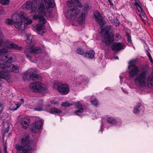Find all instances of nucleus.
<instances>
[{
  "label": "nucleus",
  "instance_id": "4c0bfd02",
  "mask_svg": "<svg viewBox=\"0 0 153 153\" xmlns=\"http://www.w3.org/2000/svg\"><path fill=\"white\" fill-rule=\"evenodd\" d=\"M91 103L94 106H97L98 105V102L96 99H94L91 101Z\"/></svg>",
  "mask_w": 153,
  "mask_h": 153
},
{
  "label": "nucleus",
  "instance_id": "9b49d317",
  "mask_svg": "<svg viewBox=\"0 0 153 153\" xmlns=\"http://www.w3.org/2000/svg\"><path fill=\"white\" fill-rule=\"evenodd\" d=\"M4 47L5 48H13L17 50H21L22 49V47L19 46L12 42H9L3 39H0V47Z\"/></svg>",
  "mask_w": 153,
  "mask_h": 153
},
{
  "label": "nucleus",
  "instance_id": "c9c22d12",
  "mask_svg": "<svg viewBox=\"0 0 153 153\" xmlns=\"http://www.w3.org/2000/svg\"><path fill=\"white\" fill-rule=\"evenodd\" d=\"M112 23H113L116 26H119L120 23V22L117 18L114 19V20H113L112 21Z\"/></svg>",
  "mask_w": 153,
  "mask_h": 153
},
{
  "label": "nucleus",
  "instance_id": "3c124183",
  "mask_svg": "<svg viewBox=\"0 0 153 153\" xmlns=\"http://www.w3.org/2000/svg\"><path fill=\"white\" fill-rule=\"evenodd\" d=\"M0 9H1L2 11V12H1V13H2L4 12V10H3V9L2 8H0Z\"/></svg>",
  "mask_w": 153,
  "mask_h": 153
},
{
  "label": "nucleus",
  "instance_id": "f03ea898",
  "mask_svg": "<svg viewBox=\"0 0 153 153\" xmlns=\"http://www.w3.org/2000/svg\"><path fill=\"white\" fill-rule=\"evenodd\" d=\"M43 4H44V10H39L40 4L39 5L38 9L37 8V2L35 0H33L32 1H27L26 3L24 4V6L25 7L27 10H30V12L31 13L37 12L40 15H38L39 16L42 17V16H45L46 15V12L45 10V8H46L48 12H49V11H48V9L50 8H52V7H50L46 5L45 3H44ZM53 7H52V8Z\"/></svg>",
  "mask_w": 153,
  "mask_h": 153
},
{
  "label": "nucleus",
  "instance_id": "0eeeda50",
  "mask_svg": "<svg viewBox=\"0 0 153 153\" xmlns=\"http://www.w3.org/2000/svg\"><path fill=\"white\" fill-rule=\"evenodd\" d=\"M12 19L14 23V26L16 28H17L19 30H22V25L23 22L22 19H27V18L24 16L23 12H20L19 15L14 14L12 15Z\"/></svg>",
  "mask_w": 153,
  "mask_h": 153
},
{
  "label": "nucleus",
  "instance_id": "8fccbe9b",
  "mask_svg": "<svg viewBox=\"0 0 153 153\" xmlns=\"http://www.w3.org/2000/svg\"><path fill=\"white\" fill-rule=\"evenodd\" d=\"M122 90L125 93H126L127 92L126 91H125L123 88H122Z\"/></svg>",
  "mask_w": 153,
  "mask_h": 153
},
{
  "label": "nucleus",
  "instance_id": "6ab92c4d",
  "mask_svg": "<svg viewBox=\"0 0 153 153\" xmlns=\"http://www.w3.org/2000/svg\"><path fill=\"white\" fill-rule=\"evenodd\" d=\"M5 68L4 69L5 71H6L8 73L9 72L11 71L16 73L18 72L19 71L18 67L13 64H11L9 65H6Z\"/></svg>",
  "mask_w": 153,
  "mask_h": 153
},
{
  "label": "nucleus",
  "instance_id": "e433bc0d",
  "mask_svg": "<svg viewBox=\"0 0 153 153\" xmlns=\"http://www.w3.org/2000/svg\"><path fill=\"white\" fill-rule=\"evenodd\" d=\"M10 0H0V3L4 5H7L9 2Z\"/></svg>",
  "mask_w": 153,
  "mask_h": 153
},
{
  "label": "nucleus",
  "instance_id": "f8f14e48",
  "mask_svg": "<svg viewBox=\"0 0 153 153\" xmlns=\"http://www.w3.org/2000/svg\"><path fill=\"white\" fill-rule=\"evenodd\" d=\"M29 72L33 74L29 75L27 73H25L23 77V79L25 81L28 80L30 79H32L33 80H36L37 79L41 78L40 76L36 74L37 73V71L36 69H32L30 70V71Z\"/></svg>",
  "mask_w": 153,
  "mask_h": 153
},
{
  "label": "nucleus",
  "instance_id": "5fc2aeb1",
  "mask_svg": "<svg viewBox=\"0 0 153 153\" xmlns=\"http://www.w3.org/2000/svg\"><path fill=\"white\" fill-rule=\"evenodd\" d=\"M4 152H5L6 151L7 152V148H6V147H4Z\"/></svg>",
  "mask_w": 153,
  "mask_h": 153
},
{
  "label": "nucleus",
  "instance_id": "680f3d73",
  "mask_svg": "<svg viewBox=\"0 0 153 153\" xmlns=\"http://www.w3.org/2000/svg\"><path fill=\"white\" fill-rule=\"evenodd\" d=\"M135 1H136V0H135Z\"/></svg>",
  "mask_w": 153,
  "mask_h": 153
},
{
  "label": "nucleus",
  "instance_id": "7c9ffc66",
  "mask_svg": "<svg viewBox=\"0 0 153 153\" xmlns=\"http://www.w3.org/2000/svg\"><path fill=\"white\" fill-rule=\"evenodd\" d=\"M24 15L27 18V19H22L25 20L26 21L25 22L24 24L26 25H28L31 24L32 22V19H28V17L27 16H26L24 13Z\"/></svg>",
  "mask_w": 153,
  "mask_h": 153
},
{
  "label": "nucleus",
  "instance_id": "c756f323",
  "mask_svg": "<svg viewBox=\"0 0 153 153\" xmlns=\"http://www.w3.org/2000/svg\"><path fill=\"white\" fill-rule=\"evenodd\" d=\"M50 112L52 114H54V113L60 114L62 112V111H61L56 108H54L51 110Z\"/></svg>",
  "mask_w": 153,
  "mask_h": 153
},
{
  "label": "nucleus",
  "instance_id": "79ce46f5",
  "mask_svg": "<svg viewBox=\"0 0 153 153\" xmlns=\"http://www.w3.org/2000/svg\"><path fill=\"white\" fill-rule=\"evenodd\" d=\"M79 79L82 80L83 82H86L87 81H88V79H86L85 78V76H80Z\"/></svg>",
  "mask_w": 153,
  "mask_h": 153
},
{
  "label": "nucleus",
  "instance_id": "de8ad7c7",
  "mask_svg": "<svg viewBox=\"0 0 153 153\" xmlns=\"http://www.w3.org/2000/svg\"><path fill=\"white\" fill-rule=\"evenodd\" d=\"M6 125L7 126V129H6L5 130V133H8V131H9V130H8V128H9V127L8 126V124H6Z\"/></svg>",
  "mask_w": 153,
  "mask_h": 153
},
{
  "label": "nucleus",
  "instance_id": "ddd939ff",
  "mask_svg": "<svg viewBox=\"0 0 153 153\" xmlns=\"http://www.w3.org/2000/svg\"><path fill=\"white\" fill-rule=\"evenodd\" d=\"M13 58L11 56H8V55L4 56L0 59V70L5 71V68L6 64L10 63L12 62Z\"/></svg>",
  "mask_w": 153,
  "mask_h": 153
},
{
  "label": "nucleus",
  "instance_id": "39448f33",
  "mask_svg": "<svg viewBox=\"0 0 153 153\" xmlns=\"http://www.w3.org/2000/svg\"><path fill=\"white\" fill-rule=\"evenodd\" d=\"M74 0L75 1H77V4L76 6H75L74 4L70 2L69 1L67 2V4L69 9L68 10L66 14H65V16L68 19L72 17L75 19L80 12V10L78 7H82V5L77 0Z\"/></svg>",
  "mask_w": 153,
  "mask_h": 153
},
{
  "label": "nucleus",
  "instance_id": "f3484780",
  "mask_svg": "<svg viewBox=\"0 0 153 153\" xmlns=\"http://www.w3.org/2000/svg\"><path fill=\"white\" fill-rule=\"evenodd\" d=\"M41 3L40 4V6L39 8V10H44L43 4L45 3L46 5L48 7H52L55 6V3L54 0H42Z\"/></svg>",
  "mask_w": 153,
  "mask_h": 153
},
{
  "label": "nucleus",
  "instance_id": "4468645a",
  "mask_svg": "<svg viewBox=\"0 0 153 153\" xmlns=\"http://www.w3.org/2000/svg\"><path fill=\"white\" fill-rule=\"evenodd\" d=\"M54 87L57 88L58 91L61 94H67L69 91V88L68 85L65 83H60L56 85Z\"/></svg>",
  "mask_w": 153,
  "mask_h": 153
},
{
  "label": "nucleus",
  "instance_id": "1a4fd4ad",
  "mask_svg": "<svg viewBox=\"0 0 153 153\" xmlns=\"http://www.w3.org/2000/svg\"><path fill=\"white\" fill-rule=\"evenodd\" d=\"M41 51L42 49L40 47H35L32 45L31 46H26L25 53L26 57L30 60L32 53H38Z\"/></svg>",
  "mask_w": 153,
  "mask_h": 153
},
{
  "label": "nucleus",
  "instance_id": "cd10ccee",
  "mask_svg": "<svg viewBox=\"0 0 153 153\" xmlns=\"http://www.w3.org/2000/svg\"><path fill=\"white\" fill-rule=\"evenodd\" d=\"M141 105H142L140 103H139L137 105L134 109L133 112L134 113L137 114L139 113L140 111Z\"/></svg>",
  "mask_w": 153,
  "mask_h": 153
},
{
  "label": "nucleus",
  "instance_id": "4d7b16f0",
  "mask_svg": "<svg viewBox=\"0 0 153 153\" xmlns=\"http://www.w3.org/2000/svg\"><path fill=\"white\" fill-rule=\"evenodd\" d=\"M115 59H118V57L117 56H116L115 57Z\"/></svg>",
  "mask_w": 153,
  "mask_h": 153
},
{
  "label": "nucleus",
  "instance_id": "a19ab883",
  "mask_svg": "<svg viewBox=\"0 0 153 153\" xmlns=\"http://www.w3.org/2000/svg\"><path fill=\"white\" fill-rule=\"evenodd\" d=\"M4 107V105L0 102V114L2 113L3 111V109Z\"/></svg>",
  "mask_w": 153,
  "mask_h": 153
},
{
  "label": "nucleus",
  "instance_id": "473e14b6",
  "mask_svg": "<svg viewBox=\"0 0 153 153\" xmlns=\"http://www.w3.org/2000/svg\"><path fill=\"white\" fill-rule=\"evenodd\" d=\"M138 11L140 12L141 13H142V15L143 16V18H146V16L144 13V12L142 10L141 8V7L140 6L137 7Z\"/></svg>",
  "mask_w": 153,
  "mask_h": 153
},
{
  "label": "nucleus",
  "instance_id": "2f4dec72",
  "mask_svg": "<svg viewBox=\"0 0 153 153\" xmlns=\"http://www.w3.org/2000/svg\"><path fill=\"white\" fill-rule=\"evenodd\" d=\"M76 52L78 54L83 55L85 53L84 51V50L81 48H78L76 50Z\"/></svg>",
  "mask_w": 153,
  "mask_h": 153
},
{
  "label": "nucleus",
  "instance_id": "5701e85b",
  "mask_svg": "<svg viewBox=\"0 0 153 153\" xmlns=\"http://www.w3.org/2000/svg\"><path fill=\"white\" fill-rule=\"evenodd\" d=\"M10 77V75L7 72L0 70V79H4L7 80L9 79Z\"/></svg>",
  "mask_w": 153,
  "mask_h": 153
},
{
  "label": "nucleus",
  "instance_id": "603ef678",
  "mask_svg": "<svg viewBox=\"0 0 153 153\" xmlns=\"http://www.w3.org/2000/svg\"><path fill=\"white\" fill-rule=\"evenodd\" d=\"M150 60L151 62L153 63V60L152 59V57H151V59H149Z\"/></svg>",
  "mask_w": 153,
  "mask_h": 153
},
{
  "label": "nucleus",
  "instance_id": "7ed1b4c3",
  "mask_svg": "<svg viewBox=\"0 0 153 153\" xmlns=\"http://www.w3.org/2000/svg\"><path fill=\"white\" fill-rule=\"evenodd\" d=\"M43 4H44V10H39L40 4L39 5L38 9L37 8V2L35 0H33L32 1H27L26 3L24 4V6L25 7L27 10H30V12L31 13L37 12L40 15H38L39 16L42 17V16H45L46 15V12L45 10V8H46L48 12H49V11H48V9L50 8H52V7H50L46 5L45 3H44ZM53 7H52V8Z\"/></svg>",
  "mask_w": 153,
  "mask_h": 153
},
{
  "label": "nucleus",
  "instance_id": "13d9d810",
  "mask_svg": "<svg viewBox=\"0 0 153 153\" xmlns=\"http://www.w3.org/2000/svg\"><path fill=\"white\" fill-rule=\"evenodd\" d=\"M103 130H102V127H101V129H100V131H102Z\"/></svg>",
  "mask_w": 153,
  "mask_h": 153
},
{
  "label": "nucleus",
  "instance_id": "864d4df0",
  "mask_svg": "<svg viewBox=\"0 0 153 153\" xmlns=\"http://www.w3.org/2000/svg\"><path fill=\"white\" fill-rule=\"evenodd\" d=\"M108 2L111 4L112 6L113 5V3H112V2L110 1V0H108Z\"/></svg>",
  "mask_w": 153,
  "mask_h": 153
},
{
  "label": "nucleus",
  "instance_id": "f257e3e1",
  "mask_svg": "<svg viewBox=\"0 0 153 153\" xmlns=\"http://www.w3.org/2000/svg\"><path fill=\"white\" fill-rule=\"evenodd\" d=\"M134 60L128 62V73L130 77L134 78L136 84L140 87L145 86L146 81L148 86L151 88L153 87V73L147 79L148 74L147 70L145 69H140L134 64Z\"/></svg>",
  "mask_w": 153,
  "mask_h": 153
},
{
  "label": "nucleus",
  "instance_id": "20e7f679",
  "mask_svg": "<svg viewBox=\"0 0 153 153\" xmlns=\"http://www.w3.org/2000/svg\"><path fill=\"white\" fill-rule=\"evenodd\" d=\"M28 136L22 138L20 144H17L15 147L17 153H30L32 151V149L31 146Z\"/></svg>",
  "mask_w": 153,
  "mask_h": 153
},
{
  "label": "nucleus",
  "instance_id": "bf43d9fd",
  "mask_svg": "<svg viewBox=\"0 0 153 153\" xmlns=\"http://www.w3.org/2000/svg\"><path fill=\"white\" fill-rule=\"evenodd\" d=\"M4 153H7V152L6 151L4 152Z\"/></svg>",
  "mask_w": 153,
  "mask_h": 153
},
{
  "label": "nucleus",
  "instance_id": "412c9836",
  "mask_svg": "<svg viewBox=\"0 0 153 153\" xmlns=\"http://www.w3.org/2000/svg\"><path fill=\"white\" fill-rule=\"evenodd\" d=\"M20 123L22 125L23 128H27L30 123V120L28 117H25L23 118L20 121Z\"/></svg>",
  "mask_w": 153,
  "mask_h": 153
},
{
  "label": "nucleus",
  "instance_id": "72a5a7b5",
  "mask_svg": "<svg viewBox=\"0 0 153 153\" xmlns=\"http://www.w3.org/2000/svg\"><path fill=\"white\" fill-rule=\"evenodd\" d=\"M74 105H75V107L78 109L81 108L82 106V103L79 101L74 103Z\"/></svg>",
  "mask_w": 153,
  "mask_h": 153
},
{
  "label": "nucleus",
  "instance_id": "09e8293b",
  "mask_svg": "<svg viewBox=\"0 0 153 153\" xmlns=\"http://www.w3.org/2000/svg\"><path fill=\"white\" fill-rule=\"evenodd\" d=\"M134 5L136 6L137 7L139 6H140L136 2L134 4Z\"/></svg>",
  "mask_w": 153,
  "mask_h": 153
},
{
  "label": "nucleus",
  "instance_id": "58836bf2",
  "mask_svg": "<svg viewBox=\"0 0 153 153\" xmlns=\"http://www.w3.org/2000/svg\"><path fill=\"white\" fill-rule=\"evenodd\" d=\"M13 22H14L13 20H12L10 19H8L5 20V22L9 25H13Z\"/></svg>",
  "mask_w": 153,
  "mask_h": 153
},
{
  "label": "nucleus",
  "instance_id": "6e6552de",
  "mask_svg": "<svg viewBox=\"0 0 153 153\" xmlns=\"http://www.w3.org/2000/svg\"><path fill=\"white\" fill-rule=\"evenodd\" d=\"M33 18L35 20H39L40 23L43 24H37L36 28L37 33L41 35H43L46 31L45 27L43 25L46 22V20L43 17L40 16L38 14H36L33 16Z\"/></svg>",
  "mask_w": 153,
  "mask_h": 153
},
{
  "label": "nucleus",
  "instance_id": "37998d69",
  "mask_svg": "<svg viewBox=\"0 0 153 153\" xmlns=\"http://www.w3.org/2000/svg\"><path fill=\"white\" fill-rule=\"evenodd\" d=\"M127 36L126 37V38L127 39V41L128 42H130L131 41V37L127 33Z\"/></svg>",
  "mask_w": 153,
  "mask_h": 153
},
{
  "label": "nucleus",
  "instance_id": "b1692460",
  "mask_svg": "<svg viewBox=\"0 0 153 153\" xmlns=\"http://www.w3.org/2000/svg\"><path fill=\"white\" fill-rule=\"evenodd\" d=\"M84 56L85 58L92 59L94 55V52L93 50H90L88 52H86Z\"/></svg>",
  "mask_w": 153,
  "mask_h": 153
},
{
  "label": "nucleus",
  "instance_id": "052dcab7",
  "mask_svg": "<svg viewBox=\"0 0 153 153\" xmlns=\"http://www.w3.org/2000/svg\"><path fill=\"white\" fill-rule=\"evenodd\" d=\"M140 16H141V17L142 18V16L141 15H140Z\"/></svg>",
  "mask_w": 153,
  "mask_h": 153
},
{
  "label": "nucleus",
  "instance_id": "a18cd8bd",
  "mask_svg": "<svg viewBox=\"0 0 153 153\" xmlns=\"http://www.w3.org/2000/svg\"><path fill=\"white\" fill-rule=\"evenodd\" d=\"M146 54L147 56H148V57H149V59H151L152 57L151 56V54L149 52L147 51H146Z\"/></svg>",
  "mask_w": 153,
  "mask_h": 153
},
{
  "label": "nucleus",
  "instance_id": "c85d7f7f",
  "mask_svg": "<svg viewBox=\"0 0 153 153\" xmlns=\"http://www.w3.org/2000/svg\"><path fill=\"white\" fill-rule=\"evenodd\" d=\"M8 48H4L1 49H0V56H1L5 54L8 52Z\"/></svg>",
  "mask_w": 153,
  "mask_h": 153
},
{
  "label": "nucleus",
  "instance_id": "bb28decb",
  "mask_svg": "<svg viewBox=\"0 0 153 153\" xmlns=\"http://www.w3.org/2000/svg\"><path fill=\"white\" fill-rule=\"evenodd\" d=\"M26 41L27 44H33L34 43V39L31 35L27 36Z\"/></svg>",
  "mask_w": 153,
  "mask_h": 153
},
{
  "label": "nucleus",
  "instance_id": "2eb2a0df",
  "mask_svg": "<svg viewBox=\"0 0 153 153\" xmlns=\"http://www.w3.org/2000/svg\"><path fill=\"white\" fill-rule=\"evenodd\" d=\"M89 10L88 4H85L82 9L81 14L78 17L77 21L79 23H83L85 21L88 11Z\"/></svg>",
  "mask_w": 153,
  "mask_h": 153
},
{
  "label": "nucleus",
  "instance_id": "6e6d98bb",
  "mask_svg": "<svg viewBox=\"0 0 153 153\" xmlns=\"http://www.w3.org/2000/svg\"><path fill=\"white\" fill-rule=\"evenodd\" d=\"M58 102L56 101V102H53V104H58Z\"/></svg>",
  "mask_w": 153,
  "mask_h": 153
},
{
  "label": "nucleus",
  "instance_id": "aec40b11",
  "mask_svg": "<svg viewBox=\"0 0 153 153\" xmlns=\"http://www.w3.org/2000/svg\"><path fill=\"white\" fill-rule=\"evenodd\" d=\"M94 15L96 22L100 25H103L104 24V21L101 14L98 11H96L95 12Z\"/></svg>",
  "mask_w": 153,
  "mask_h": 153
},
{
  "label": "nucleus",
  "instance_id": "c03bdc74",
  "mask_svg": "<svg viewBox=\"0 0 153 153\" xmlns=\"http://www.w3.org/2000/svg\"><path fill=\"white\" fill-rule=\"evenodd\" d=\"M4 37V34L2 32V31L1 28H0V38H3Z\"/></svg>",
  "mask_w": 153,
  "mask_h": 153
},
{
  "label": "nucleus",
  "instance_id": "4be33fe9",
  "mask_svg": "<svg viewBox=\"0 0 153 153\" xmlns=\"http://www.w3.org/2000/svg\"><path fill=\"white\" fill-rule=\"evenodd\" d=\"M37 104V106L39 108H34V109L36 111H41L44 105L43 100L41 99H39Z\"/></svg>",
  "mask_w": 153,
  "mask_h": 153
},
{
  "label": "nucleus",
  "instance_id": "a211bd4d",
  "mask_svg": "<svg viewBox=\"0 0 153 153\" xmlns=\"http://www.w3.org/2000/svg\"><path fill=\"white\" fill-rule=\"evenodd\" d=\"M125 48V45L120 42L114 43L111 47L112 49L116 52H117L121 49H124Z\"/></svg>",
  "mask_w": 153,
  "mask_h": 153
},
{
  "label": "nucleus",
  "instance_id": "423d86ee",
  "mask_svg": "<svg viewBox=\"0 0 153 153\" xmlns=\"http://www.w3.org/2000/svg\"><path fill=\"white\" fill-rule=\"evenodd\" d=\"M113 29L111 25L106 26L103 29L102 37L103 42L107 46H110L113 43L114 41L113 33L111 32Z\"/></svg>",
  "mask_w": 153,
  "mask_h": 153
},
{
  "label": "nucleus",
  "instance_id": "dca6fc26",
  "mask_svg": "<svg viewBox=\"0 0 153 153\" xmlns=\"http://www.w3.org/2000/svg\"><path fill=\"white\" fill-rule=\"evenodd\" d=\"M43 122L41 120L36 121L31 126L30 131L33 133L37 132L42 128Z\"/></svg>",
  "mask_w": 153,
  "mask_h": 153
},
{
  "label": "nucleus",
  "instance_id": "f704fd0d",
  "mask_svg": "<svg viewBox=\"0 0 153 153\" xmlns=\"http://www.w3.org/2000/svg\"><path fill=\"white\" fill-rule=\"evenodd\" d=\"M73 105V104L69 103L68 102H63L61 104V106L64 107H69L70 106Z\"/></svg>",
  "mask_w": 153,
  "mask_h": 153
},
{
  "label": "nucleus",
  "instance_id": "ea45409f",
  "mask_svg": "<svg viewBox=\"0 0 153 153\" xmlns=\"http://www.w3.org/2000/svg\"><path fill=\"white\" fill-rule=\"evenodd\" d=\"M80 109L76 111L75 112V114L77 115H79L78 113H81L83 112V111L84 110V109L83 108H80Z\"/></svg>",
  "mask_w": 153,
  "mask_h": 153
},
{
  "label": "nucleus",
  "instance_id": "9d476101",
  "mask_svg": "<svg viewBox=\"0 0 153 153\" xmlns=\"http://www.w3.org/2000/svg\"><path fill=\"white\" fill-rule=\"evenodd\" d=\"M30 90L34 92L39 91L44 92L47 91L46 86L40 82L31 83L30 85Z\"/></svg>",
  "mask_w": 153,
  "mask_h": 153
},
{
  "label": "nucleus",
  "instance_id": "a878e982",
  "mask_svg": "<svg viewBox=\"0 0 153 153\" xmlns=\"http://www.w3.org/2000/svg\"><path fill=\"white\" fill-rule=\"evenodd\" d=\"M20 101L21 102L20 104L18 103L15 104V105L10 108V110L13 111L16 110L17 108L20 107V105L24 102V100L22 98L20 100Z\"/></svg>",
  "mask_w": 153,
  "mask_h": 153
},
{
  "label": "nucleus",
  "instance_id": "49530a36",
  "mask_svg": "<svg viewBox=\"0 0 153 153\" xmlns=\"http://www.w3.org/2000/svg\"><path fill=\"white\" fill-rule=\"evenodd\" d=\"M115 37L117 39H120V35L118 33L116 34L115 35Z\"/></svg>",
  "mask_w": 153,
  "mask_h": 153
},
{
  "label": "nucleus",
  "instance_id": "393cba45",
  "mask_svg": "<svg viewBox=\"0 0 153 153\" xmlns=\"http://www.w3.org/2000/svg\"><path fill=\"white\" fill-rule=\"evenodd\" d=\"M107 121L108 122L114 125H116L118 123V121L114 118L109 117L107 119Z\"/></svg>",
  "mask_w": 153,
  "mask_h": 153
}]
</instances>
